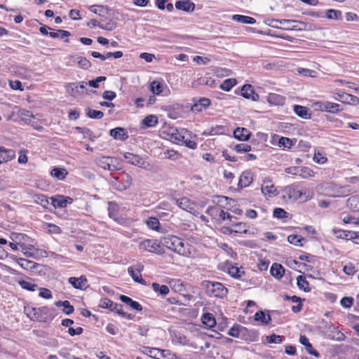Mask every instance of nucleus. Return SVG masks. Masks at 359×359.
<instances>
[{
	"label": "nucleus",
	"instance_id": "f257e3e1",
	"mask_svg": "<svg viewBox=\"0 0 359 359\" xmlns=\"http://www.w3.org/2000/svg\"><path fill=\"white\" fill-rule=\"evenodd\" d=\"M24 313L31 320L40 323H50L54 318L52 309L47 306L39 308L25 306Z\"/></svg>",
	"mask_w": 359,
	"mask_h": 359
},
{
	"label": "nucleus",
	"instance_id": "f03ea898",
	"mask_svg": "<svg viewBox=\"0 0 359 359\" xmlns=\"http://www.w3.org/2000/svg\"><path fill=\"white\" fill-rule=\"evenodd\" d=\"M201 286L205 290L206 294L210 297L222 299L228 293L227 288L219 282L204 280L201 283Z\"/></svg>",
	"mask_w": 359,
	"mask_h": 359
},
{
	"label": "nucleus",
	"instance_id": "7ed1b4c3",
	"mask_svg": "<svg viewBox=\"0 0 359 359\" xmlns=\"http://www.w3.org/2000/svg\"><path fill=\"white\" fill-rule=\"evenodd\" d=\"M163 245L169 250L180 255L186 254V248L183 241L175 236H168L164 238Z\"/></svg>",
	"mask_w": 359,
	"mask_h": 359
},
{
	"label": "nucleus",
	"instance_id": "20e7f679",
	"mask_svg": "<svg viewBox=\"0 0 359 359\" xmlns=\"http://www.w3.org/2000/svg\"><path fill=\"white\" fill-rule=\"evenodd\" d=\"M325 189L331 191L332 193L329 195L333 198L346 197L353 191V188L350 185L340 186L334 183L327 184Z\"/></svg>",
	"mask_w": 359,
	"mask_h": 359
},
{
	"label": "nucleus",
	"instance_id": "39448f33",
	"mask_svg": "<svg viewBox=\"0 0 359 359\" xmlns=\"http://www.w3.org/2000/svg\"><path fill=\"white\" fill-rule=\"evenodd\" d=\"M140 248L158 255L163 253L162 246L155 240L147 239L143 241L140 243Z\"/></svg>",
	"mask_w": 359,
	"mask_h": 359
},
{
	"label": "nucleus",
	"instance_id": "423d86ee",
	"mask_svg": "<svg viewBox=\"0 0 359 359\" xmlns=\"http://www.w3.org/2000/svg\"><path fill=\"white\" fill-rule=\"evenodd\" d=\"M132 183V177L126 172L123 173V177L121 181H119L118 177H114V181L112 182L114 188L118 191H126L131 186Z\"/></svg>",
	"mask_w": 359,
	"mask_h": 359
},
{
	"label": "nucleus",
	"instance_id": "0eeeda50",
	"mask_svg": "<svg viewBox=\"0 0 359 359\" xmlns=\"http://www.w3.org/2000/svg\"><path fill=\"white\" fill-rule=\"evenodd\" d=\"M273 21L285 26V29L288 30H304L306 27V24L305 22L297 20L281 19L275 20Z\"/></svg>",
	"mask_w": 359,
	"mask_h": 359
},
{
	"label": "nucleus",
	"instance_id": "6e6552de",
	"mask_svg": "<svg viewBox=\"0 0 359 359\" xmlns=\"http://www.w3.org/2000/svg\"><path fill=\"white\" fill-rule=\"evenodd\" d=\"M116 158L111 156H101L97 159V164L99 167L109 171L118 170L119 168L115 165Z\"/></svg>",
	"mask_w": 359,
	"mask_h": 359
},
{
	"label": "nucleus",
	"instance_id": "1a4fd4ad",
	"mask_svg": "<svg viewBox=\"0 0 359 359\" xmlns=\"http://www.w3.org/2000/svg\"><path fill=\"white\" fill-rule=\"evenodd\" d=\"M144 269V266L138 263L131 266L128 269V274L132 277L133 280L138 283L145 285L146 281L142 278L141 272Z\"/></svg>",
	"mask_w": 359,
	"mask_h": 359
},
{
	"label": "nucleus",
	"instance_id": "9d476101",
	"mask_svg": "<svg viewBox=\"0 0 359 359\" xmlns=\"http://www.w3.org/2000/svg\"><path fill=\"white\" fill-rule=\"evenodd\" d=\"M86 85L85 81H81L79 83H69L66 85V90L71 96L77 97L83 95L86 90Z\"/></svg>",
	"mask_w": 359,
	"mask_h": 359
},
{
	"label": "nucleus",
	"instance_id": "9b49d317",
	"mask_svg": "<svg viewBox=\"0 0 359 359\" xmlns=\"http://www.w3.org/2000/svg\"><path fill=\"white\" fill-rule=\"evenodd\" d=\"M316 104L318 106L319 109L322 111H326V112H329V113L335 114V113H338L342 110L341 107L339 104L333 103V102H328V101L318 102H316Z\"/></svg>",
	"mask_w": 359,
	"mask_h": 359
},
{
	"label": "nucleus",
	"instance_id": "f8f14e48",
	"mask_svg": "<svg viewBox=\"0 0 359 359\" xmlns=\"http://www.w3.org/2000/svg\"><path fill=\"white\" fill-rule=\"evenodd\" d=\"M123 157L128 163L140 168H144L145 166L146 161L144 159L137 154L130 152H125Z\"/></svg>",
	"mask_w": 359,
	"mask_h": 359
},
{
	"label": "nucleus",
	"instance_id": "ddd939ff",
	"mask_svg": "<svg viewBox=\"0 0 359 359\" xmlns=\"http://www.w3.org/2000/svg\"><path fill=\"white\" fill-rule=\"evenodd\" d=\"M298 187L294 184H291L285 187L282 190L283 198L284 199L297 201L298 200Z\"/></svg>",
	"mask_w": 359,
	"mask_h": 359
},
{
	"label": "nucleus",
	"instance_id": "4468645a",
	"mask_svg": "<svg viewBox=\"0 0 359 359\" xmlns=\"http://www.w3.org/2000/svg\"><path fill=\"white\" fill-rule=\"evenodd\" d=\"M261 190L262 193L268 197H273L277 195L276 189L269 180H264Z\"/></svg>",
	"mask_w": 359,
	"mask_h": 359
},
{
	"label": "nucleus",
	"instance_id": "2eb2a0df",
	"mask_svg": "<svg viewBox=\"0 0 359 359\" xmlns=\"http://www.w3.org/2000/svg\"><path fill=\"white\" fill-rule=\"evenodd\" d=\"M195 7V4L191 0H179L175 2V8L177 10L187 13L193 12Z\"/></svg>",
	"mask_w": 359,
	"mask_h": 359
},
{
	"label": "nucleus",
	"instance_id": "dca6fc26",
	"mask_svg": "<svg viewBox=\"0 0 359 359\" xmlns=\"http://www.w3.org/2000/svg\"><path fill=\"white\" fill-rule=\"evenodd\" d=\"M241 95L249 100L256 101L259 99V95L255 93L252 86L250 84H245L241 88Z\"/></svg>",
	"mask_w": 359,
	"mask_h": 359
},
{
	"label": "nucleus",
	"instance_id": "f3484780",
	"mask_svg": "<svg viewBox=\"0 0 359 359\" xmlns=\"http://www.w3.org/2000/svg\"><path fill=\"white\" fill-rule=\"evenodd\" d=\"M109 134L115 140H118L121 141H125L128 138V135L126 129L121 127H117L111 129L109 131Z\"/></svg>",
	"mask_w": 359,
	"mask_h": 359
},
{
	"label": "nucleus",
	"instance_id": "a211bd4d",
	"mask_svg": "<svg viewBox=\"0 0 359 359\" xmlns=\"http://www.w3.org/2000/svg\"><path fill=\"white\" fill-rule=\"evenodd\" d=\"M20 116L23 121H25L29 124H31L37 130H41L43 129L42 126H36L34 125V118L32 111L26 109H22L20 111Z\"/></svg>",
	"mask_w": 359,
	"mask_h": 359
},
{
	"label": "nucleus",
	"instance_id": "6ab92c4d",
	"mask_svg": "<svg viewBox=\"0 0 359 359\" xmlns=\"http://www.w3.org/2000/svg\"><path fill=\"white\" fill-rule=\"evenodd\" d=\"M252 174L250 170L243 172L240 176L238 186L241 188L248 187L252 182Z\"/></svg>",
	"mask_w": 359,
	"mask_h": 359
},
{
	"label": "nucleus",
	"instance_id": "aec40b11",
	"mask_svg": "<svg viewBox=\"0 0 359 359\" xmlns=\"http://www.w3.org/2000/svg\"><path fill=\"white\" fill-rule=\"evenodd\" d=\"M68 281L74 288L80 290L84 289L87 283V279L84 276L79 278L70 277Z\"/></svg>",
	"mask_w": 359,
	"mask_h": 359
},
{
	"label": "nucleus",
	"instance_id": "412c9836",
	"mask_svg": "<svg viewBox=\"0 0 359 359\" xmlns=\"http://www.w3.org/2000/svg\"><path fill=\"white\" fill-rule=\"evenodd\" d=\"M15 156V152L13 149H6L4 147H0V163L7 162Z\"/></svg>",
	"mask_w": 359,
	"mask_h": 359
},
{
	"label": "nucleus",
	"instance_id": "4be33fe9",
	"mask_svg": "<svg viewBox=\"0 0 359 359\" xmlns=\"http://www.w3.org/2000/svg\"><path fill=\"white\" fill-rule=\"evenodd\" d=\"M251 133L245 128H237L233 131V136L240 141H247L250 139Z\"/></svg>",
	"mask_w": 359,
	"mask_h": 359
},
{
	"label": "nucleus",
	"instance_id": "5701e85b",
	"mask_svg": "<svg viewBox=\"0 0 359 359\" xmlns=\"http://www.w3.org/2000/svg\"><path fill=\"white\" fill-rule=\"evenodd\" d=\"M119 299L122 302L130 306L134 310L138 311H141L142 310V306L139 302L133 300L130 297L126 295L121 294Z\"/></svg>",
	"mask_w": 359,
	"mask_h": 359
},
{
	"label": "nucleus",
	"instance_id": "b1692460",
	"mask_svg": "<svg viewBox=\"0 0 359 359\" xmlns=\"http://www.w3.org/2000/svg\"><path fill=\"white\" fill-rule=\"evenodd\" d=\"M254 320L260 322L263 325H267L271 321V317L269 313L266 314L264 311L260 310L255 313Z\"/></svg>",
	"mask_w": 359,
	"mask_h": 359
},
{
	"label": "nucleus",
	"instance_id": "393cba45",
	"mask_svg": "<svg viewBox=\"0 0 359 359\" xmlns=\"http://www.w3.org/2000/svg\"><path fill=\"white\" fill-rule=\"evenodd\" d=\"M176 204L179 208L189 212H191L194 210L193 203L189 198L185 197L176 199Z\"/></svg>",
	"mask_w": 359,
	"mask_h": 359
},
{
	"label": "nucleus",
	"instance_id": "a878e982",
	"mask_svg": "<svg viewBox=\"0 0 359 359\" xmlns=\"http://www.w3.org/2000/svg\"><path fill=\"white\" fill-rule=\"evenodd\" d=\"M309 109L306 107L301 106V105H294V113L299 117L309 119L311 118V113L309 112Z\"/></svg>",
	"mask_w": 359,
	"mask_h": 359
},
{
	"label": "nucleus",
	"instance_id": "bb28decb",
	"mask_svg": "<svg viewBox=\"0 0 359 359\" xmlns=\"http://www.w3.org/2000/svg\"><path fill=\"white\" fill-rule=\"evenodd\" d=\"M201 322L208 327H213L216 325V320L213 314L210 313H205L201 316Z\"/></svg>",
	"mask_w": 359,
	"mask_h": 359
},
{
	"label": "nucleus",
	"instance_id": "cd10ccee",
	"mask_svg": "<svg viewBox=\"0 0 359 359\" xmlns=\"http://www.w3.org/2000/svg\"><path fill=\"white\" fill-rule=\"evenodd\" d=\"M158 123V118L155 115L147 116L141 122L142 128H151L155 126Z\"/></svg>",
	"mask_w": 359,
	"mask_h": 359
},
{
	"label": "nucleus",
	"instance_id": "c85d7f7f",
	"mask_svg": "<svg viewBox=\"0 0 359 359\" xmlns=\"http://www.w3.org/2000/svg\"><path fill=\"white\" fill-rule=\"evenodd\" d=\"M68 172L67 170L64 168H54L50 171V175L58 180H63Z\"/></svg>",
	"mask_w": 359,
	"mask_h": 359
},
{
	"label": "nucleus",
	"instance_id": "c756f323",
	"mask_svg": "<svg viewBox=\"0 0 359 359\" xmlns=\"http://www.w3.org/2000/svg\"><path fill=\"white\" fill-rule=\"evenodd\" d=\"M285 97L276 93H270L268 96V102L271 104L282 105L285 103Z\"/></svg>",
	"mask_w": 359,
	"mask_h": 359
},
{
	"label": "nucleus",
	"instance_id": "7c9ffc66",
	"mask_svg": "<svg viewBox=\"0 0 359 359\" xmlns=\"http://www.w3.org/2000/svg\"><path fill=\"white\" fill-rule=\"evenodd\" d=\"M232 20L242 24L254 25L256 22V20L252 17L242 15H233Z\"/></svg>",
	"mask_w": 359,
	"mask_h": 359
},
{
	"label": "nucleus",
	"instance_id": "2f4dec72",
	"mask_svg": "<svg viewBox=\"0 0 359 359\" xmlns=\"http://www.w3.org/2000/svg\"><path fill=\"white\" fill-rule=\"evenodd\" d=\"M284 271L285 269L282 265L277 263L273 264L270 270L271 276L277 278H282L284 274Z\"/></svg>",
	"mask_w": 359,
	"mask_h": 359
},
{
	"label": "nucleus",
	"instance_id": "473e14b6",
	"mask_svg": "<svg viewBox=\"0 0 359 359\" xmlns=\"http://www.w3.org/2000/svg\"><path fill=\"white\" fill-rule=\"evenodd\" d=\"M332 232L337 238L345 239L347 241L350 240L351 236H353V234H354V231L338 229L336 228H334L332 229Z\"/></svg>",
	"mask_w": 359,
	"mask_h": 359
},
{
	"label": "nucleus",
	"instance_id": "72a5a7b5",
	"mask_svg": "<svg viewBox=\"0 0 359 359\" xmlns=\"http://www.w3.org/2000/svg\"><path fill=\"white\" fill-rule=\"evenodd\" d=\"M210 104V100L208 98H201L198 102L192 107L193 111H201Z\"/></svg>",
	"mask_w": 359,
	"mask_h": 359
},
{
	"label": "nucleus",
	"instance_id": "f704fd0d",
	"mask_svg": "<svg viewBox=\"0 0 359 359\" xmlns=\"http://www.w3.org/2000/svg\"><path fill=\"white\" fill-rule=\"evenodd\" d=\"M55 306L57 307L63 306V311L67 315L72 314L74 311V306L67 300L57 301L55 302Z\"/></svg>",
	"mask_w": 359,
	"mask_h": 359
},
{
	"label": "nucleus",
	"instance_id": "c9c22d12",
	"mask_svg": "<svg viewBox=\"0 0 359 359\" xmlns=\"http://www.w3.org/2000/svg\"><path fill=\"white\" fill-rule=\"evenodd\" d=\"M346 206L353 211H359V197L353 196L346 201Z\"/></svg>",
	"mask_w": 359,
	"mask_h": 359
},
{
	"label": "nucleus",
	"instance_id": "e433bc0d",
	"mask_svg": "<svg viewBox=\"0 0 359 359\" xmlns=\"http://www.w3.org/2000/svg\"><path fill=\"white\" fill-rule=\"evenodd\" d=\"M313 196V191L308 188H303L298 191V199H303L306 201L311 199Z\"/></svg>",
	"mask_w": 359,
	"mask_h": 359
},
{
	"label": "nucleus",
	"instance_id": "4c0bfd02",
	"mask_svg": "<svg viewBox=\"0 0 359 359\" xmlns=\"http://www.w3.org/2000/svg\"><path fill=\"white\" fill-rule=\"evenodd\" d=\"M228 273L231 277L237 279L241 278L245 273L243 271L241 270V268L232 264L228 267Z\"/></svg>",
	"mask_w": 359,
	"mask_h": 359
},
{
	"label": "nucleus",
	"instance_id": "58836bf2",
	"mask_svg": "<svg viewBox=\"0 0 359 359\" xmlns=\"http://www.w3.org/2000/svg\"><path fill=\"white\" fill-rule=\"evenodd\" d=\"M146 224L150 229L158 231L160 230V222L158 218L150 217L146 220Z\"/></svg>",
	"mask_w": 359,
	"mask_h": 359
},
{
	"label": "nucleus",
	"instance_id": "ea45409f",
	"mask_svg": "<svg viewBox=\"0 0 359 359\" xmlns=\"http://www.w3.org/2000/svg\"><path fill=\"white\" fill-rule=\"evenodd\" d=\"M152 289L156 292H159L162 296H165L170 292L169 287L165 285H159L157 283H153L151 284Z\"/></svg>",
	"mask_w": 359,
	"mask_h": 359
},
{
	"label": "nucleus",
	"instance_id": "a19ab883",
	"mask_svg": "<svg viewBox=\"0 0 359 359\" xmlns=\"http://www.w3.org/2000/svg\"><path fill=\"white\" fill-rule=\"evenodd\" d=\"M19 265L26 270H32L36 267V263L27 259L20 258L18 260Z\"/></svg>",
	"mask_w": 359,
	"mask_h": 359
},
{
	"label": "nucleus",
	"instance_id": "79ce46f5",
	"mask_svg": "<svg viewBox=\"0 0 359 359\" xmlns=\"http://www.w3.org/2000/svg\"><path fill=\"white\" fill-rule=\"evenodd\" d=\"M236 83L235 79H227L220 84L219 88L224 91H229Z\"/></svg>",
	"mask_w": 359,
	"mask_h": 359
},
{
	"label": "nucleus",
	"instance_id": "37998d69",
	"mask_svg": "<svg viewBox=\"0 0 359 359\" xmlns=\"http://www.w3.org/2000/svg\"><path fill=\"white\" fill-rule=\"evenodd\" d=\"M297 284L298 287L301 290H303L304 292L310 291V288L309 287V283L304 276H299L297 278Z\"/></svg>",
	"mask_w": 359,
	"mask_h": 359
},
{
	"label": "nucleus",
	"instance_id": "c03bdc74",
	"mask_svg": "<svg viewBox=\"0 0 359 359\" xmlns=\"http://www.w3.org/2000/svg\"><path fill=\"white\" fill-rule=\"evenodd\" d=\"M341 11L334 9H328L326 11V18L329 20H341Z\"/></svg>",
	"mask_w": 359,
	"mask_h": 359
},
{
	"label": "nucleus",
	"instance_id": "a18cd8bd",
	"mask_svg": "<svg viewBox=\"0 0 359 359\" xmlns=\"http://www.w3.org/2000/svg\"><path fill=\"white\" fill-rule=\"evenodd\" d=\"M27 237V236L24 233H13L11 235V239L16 243L20 247L25 246V243L23 242L25 238Z\"/></svg>",
	"mask_w": 359,
	"mask_h": 359
},
{
	"label": "nucleus",
	"instance_id": "49530a36",
	"mask_svg": "<svg viewBox=\"0 0 359 359\" xmlns=\"http://www.w3.org/2000/svg\"><path fill=\"white\" fill-rule=\"evenodd\" d=\"M86 111V116L93 119H101L104 116L102 111L95 110L90 108H87Z\"/></svg>",
	"mask_w": 359,
	"mask_h": 359
},
{
	"label": "nucleus",
	"instance_id": "de8ad7c7",
	"mask_svg": "<svg viewBox=\"0 0 359 359\" xmlns=\"http://www.w3.org/2000/svg\"><path fill=\"white\" fill-rule=\"evenodd\" d=\"M50 199L51 200V204L55 208H62L67 207L63 196H57V198L51 197Z\"/></svg>",
	"mask_w": 359,
	"mask_h": 359
},
{
	"label": "nucleus",
	"instance_id": "09e8293b",
	"mask_svg": "<svg viewBox=\"0 0 359 359\" xmlns=\"http://www.w3.org/2000/svg\"><path fill=\"white\" fill-rule=\"evenodd\" d=\"M163 84L157 81H154L150 84V90L156 95H160L163 92Z\"/></svg>",
	"mask_w": 359,
	"mask_h": 359
},
{
	"label": "nucleus",
	"instance_id": "8fccbe9b",
	"mask_svg": "<svg viewBox=\"0 0 359 359\" xmlns=\"http://www.w3.org/2000/svg\"><path fill=\"white\" fill-rule=\"evenodd\" d=\"M19 285L21 286L22 288L29 291H35L39 288L36 284L32 283L25 280H19Z\"/></svg>",
	"mask_w": 359,
	"mask_h": 359
},
{
	"label": "nucleus",
	"instance_id": "3c124183",
	"mask_svg": "<svg viewBox=\"0 0 359 359\" xmlns=\"http://www.w3.org/2000/svg\"><path fill=\"white\" fill-rule=\"evenodd\" d=\"M34 201L36 203L40 204L45 208H46L50 203L48 198L43 194H36L34 196Z\"/></svg>",
	"mask_w": 359,
	"mask_h": 359
},
{
	"label": "nucleus",
	"instance_id": "603ef678",
	"mask_svg": "<svg viewBox=\"0 0 359 359\" xmlns=\"http://www.w3.org/2000/svg\"><path fill=\"white\" fill-rule=\"evenodd\" d=\"M232 226L235 228L233 229L235 233H246L248 231L247 224L243 222L233 224Z\"/></svg>",
	"mask_w": 359,
	"mask_h": 359
},
{
	"label": "nucleus",
	"instance_id": "864d4df0",
	"mask_svg": "<svg viewBox=\"0 0 359 359\" xmlns=\"http://www.w3.org/2000/svg\"><path fill=\"white\" fill-rule=\"evenodd\" d=\"M292 140L288 137H282L279 139L278 145L284 149H290L292 146Z\"/></svg>",
	"mask_w": 359,
	"mask_h": 359
},
{
	"label": "nucleus",
	"instance_id": "5fc2aeb1",
	"mask_svg": "<svg viewBox=\"0 0 359 359\" xmlns=\"http://www.w3.org/2000/svg\"><path fill=\"white\" fill-rule=\"evenodd\" d=\"M234 150L238 153H245L251 151L252 147L250 144L241 143L234 147Z\"/></svg>",
	"mask_w": 359,
	"mask_h": 359
},
{
	"label": "nucleus",
	"instance_id": "6e6d98bb",
	"mask_svg": "<svg viewBox=\"0 0 359 359\" xmlns=\"http://www.w3.org/2000/svg\"><path fill=\"white\" fill-rule=\"evenodd\" d=\"M349 95L347 93H345L344 91H339L338 93H335V96L334 98L336 100H338L344 104H346L348 98L349 97Z\"/></svg>",
	"mask_w": 359,
	"mask_h": 359
},
{
	"label": "nucleus",
	"instance_id": "4d7b16f0",
	"mask_svg": "<svg viewBox=\"0 0 359 359\" xmlns=\"http://www.w3.org/2000/svg\"><path fill=\"white\" fill-rule=\"evenodd\" d=\"M283 337L273 334L270 336H267L266 340L269 344H280L283 340Z\"/></svg>",
	"mask_w": 359,
	"mask_h": 359
},
{
	"label": "nucleus",
	"instance_id": "13d9d810",
	"mask_svg": "<svg viewBox=\"0 0 359 359\" xmlns=\"http://www.w3.org/2000/svg\"><path fill=\"white\" fill-rule=\"evenodd\" d=\"M77 64L78 65L83 69H88L90 67L91 63L90 62L83 57H77Z\"/></svg>",
	"mask_w": 359,
	"mask_h": 359
},
{
	"label": "nucleus",
	"instance_id": "bf43d9fd",
	"mask_svg": "<svg viewBox=\"0 0 359 359\" xmlns=\"http://www.w3.org/2000/svg\"><path fill=\"white\" fill-rule=\"evenodd\" d=\"M288 213L283 208H276L273 210V216L278 219H284L287 217Z\"/></svg>",
	"mask_w": 359,
	"mask_h": 359
},
{
	"label": "nucleus",
	"instance_id": "052dcab7",
	"mask_svg": "<svg viewBox=\"0 0 359 359\" xmlns=\"http://www.w3.org/2000/svg\"><path fill=\"white\" fill-rule=\"evenodd\" d=\"M300 170L298 172V175L302 178H307L313 176V172L307 167H299Z\"/></svg>",
	"mask_w": 359,
	"mask_h": 359
},
{
	"label": "nucleus",
	"instance_id": "680f3d73",
	"mask_svg": "<svg viewBox=\"0 0 359 359\" xmlns=\"http://www.w3.org/2000/svg\"><path fill=\"white\" fill-rule=\"evenodd\" d=\"M244 329L241 325H233L228 332V334L233 337H238L240 332Z\"/></svg>",
	"mask_w": 359,
	"mask_h": 359
},
{
	"label": "nucleus",
	"instance_id": "e2e57ef3",
	"mask_svg": "<svg viewBox=\"0 0 359 359\" xmlns=\"http://www.w3.org/2000/svg\"><path fill=\"white\" fill-rule=\"evenodd\" d=\"M114 303L115 302H114L113 301H111L107 298H103V299H100L99 306L102 308L107 309H109L110 311H111Z\"/></svg>",
	"mask_w": 359,
	"mask_h": 359
},
{
	"label": "nucleus",
	"instance_id": "0e129e2a",
	"mask_svg": "<svg viewBox=\"0 0 359 359\" xmlns=\"http://www.w3.org/2000/svg\"><path fill=\"white\" fill-rule=\"evenodd\" d=\"M304 238L298 235L292 234L287 236V241L294 245H298Z\"/></svg>",
	"mask_w": 359,
	"mask_h": 359
},
{
	"label": "nucleus",
	"instance_id": "69168bd1",
	"mask_svg": "<svg viewBox=\"0 0 359 359\" xmlns=\"http://www.w3.org/2000/svg\"><path fill=\"white\" fill-rule=\"evenodd\" d=\"M299 342L304 346L306 351L309 353L313 348L312 344L309 342V339L305 335H301Z\"/></svg>",
	"mask_w": 359,
	"mask_h": 359
},
{
	"label": "nucleus",
	"instance_id": "338daca9",
	"mask_svg": "<svg viewBox=\"0 0 359 359\" xmlns=\"http://www.w3.org/2000/svg\"><path fill=\"white\" fill-rule=\"evenodd\" d=\"M117 27V23L113 20H110L106 24H101L100 28L107 31H113Z\"/></svg>",
	"mask_w": 359,
	"mask_h": 359
},
{
	"label": "nucleus",
	"instance_id": "774afa93",
	"mask_svg": "<svg viewBox=\"0 0 359 359\" xmlns=\"http://www.w3.org/2000/svg\"><path fill=\"white\" fill-rule=\"evenodd\" d=\"M340 303L344 308H351L353 304V298L351 297H344L341 299Z\"/></svg>",
	"mask_w": 359,
	"mask_h": 359
}]
</instances>
